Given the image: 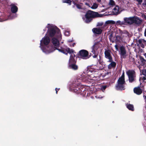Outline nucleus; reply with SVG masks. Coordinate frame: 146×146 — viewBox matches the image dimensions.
Wrapping results in <instances>:
<instances>
[{
	"label": "nucleus",
	"mask_w": 146,
	"mask_h": 146,
	"mask_svg": "<svg viewBox=\"0 0 146 146\" xmlns=\"http://www.w3.org/2000/svg\"><path fill=\"white\" fill-rule=\"evenodd\" d=\"M88 72L87 74H83L81 78H78V79L80 80L85 81L89 80H96L98 78V70L96 69H94L92 66L89 67L88 70Z\"/></svg>",
	"instance_id": "obj_1"
},
{
	"label": "nucleus",
	"mask_w": 146,
	"mask_h": 146,
	"mask_svg": "<svg viewBox=\"0 0 146 146\" xmlns=\"http://www.w3.org/2000/svg\"><path fill=\"white\" fill-rule=\"evenodd\" d=\"M46 35L40 41V46L42 51L46 54L53 52L54 49L51 46H49L50 42L49 38Z\"/></svg>",
	"instance_id": "obj_2"
},
{
	"label": "nucleus",
	"mask_w": 146,
	"mask_h": 146,
	"mask_svg": "<svg viewBox=\"0 0 146 146\" xmlns=\"http://www.w3.org/2000/svg\"><path fill=\"white\" fill-rule=\"evenodd\" d=\"M48 28L46 35L51 37H58L59 40H61V35L60 30L56 26L52 24H48Z\"/></svg>",
	"instance_id": "obj_3"
},
{
	"label": "nucleus",
	"mask_w": 146,
	"mask_h": 146,
	"mask_svg": "<svg viewBox=\"0 0 146 146\" xmlns=\"http://www.w3.org/2000/svg\"><path fill=\"white\" fill-rule=\"evenodd\" d=\"M57 49L59 52L65 54L67 55L68 53L70 54L68 64L76 63V57L75 56L72 49H70L67 47H65V48H61L60 49Z\"/></svg>",
	"instance_id": "obj_4"
},
{
	"label": "nucleus",
	"mask_w": 146,
	"mask_h": 146,
	"mask_svg": "<svg viewBox=\"0 0 146 146\" xmlns=\"http://www.w3.org/2000/svg\"><path fill=\"white\" fill-rule=\"evenodd\" d=\"M101 17L102 15L97 12L89 11L86 13L84 17H83L82 19L85 22L88 23L91 21L92 18Z\"/></svg>",
	"instance_id": "obj_5"
},
{
	"label": "nucleus",
	"mask_w": 146,
	"mask_h": 146,
	"mask_svg": "<svg viewBox=\"0 0 146 146\" xmlns=\"http://www.w3.org/2000/svg\"><path fill=\"white\" fill-rule=\"evenodd\" d=\"M80 83L78 82L77 80L74 82L70 86V90L77 94L81 93L82 90L80 89Z\"/></svg>",
	"instance_id": "obj_6"
},
{
	"label": "nucleus",
	"mask_w": 146,
	"mask_h": 146,
	"mask_svg": "<svg viewBox=\"0 0 146 146\" xmlns=\"http://www.w3.org/2000/svg\"><path fill=\"white\" fill-rule=\"evenodd\" d=\"M117 85L116 86V89L117 90H124V84L125 83L124 79V73L121 77L119 78L117 81Z\"/></svg>",
	"instance_id": "obj_7"
},
{
	"label": "nucleus",
	"mask_w": 146,
	"mask_h": 146,
	"mask_svg": "<svg viewBox=\"0 0 146 146\" xmlns=\"http://www.w3.org/2000/svg\"><path fill=\"white\" fill-rule=\"evenodd\" d=\"M102 46L100 41L95 42L91 48V52L93 53L98 54V51Z\"/></svg>",
	"instance_id": "obj_8"
},
{
	"label": "nucleus",
	"mask_w": 146,
	"mask_h": 146,
	"mask_svg": "<svg viewBox=\"0 0 146 146\" xmlns=\"http://www.w3.org/2000/svg\"><path fill=\"white\" fill-rule=\"evenodd\" d=\"M79 56L84 59H87L90 57L88 51L84 50H82L79 51Z\"/></svg>",
	"instance_id": "obj_9"
},
{
	"label": "nucleus",
	"mask_w": 146,
	"mask_h": 146,
	"mask_svg": "<svg viewBox=\"0 0 146 146\" xmlns=\"http://www.w3.org/2000/svg\"><path fill=\"white\" fill-rule=\"evenodd\" d=\"M126 73L128 76L130 82H132L135 81V74L134 71L129 70Z\"/></svg>",
	"instance_id": "obj_10"
},
{
	"label": "nucleus",
	"mask_w": 146,
	"mask_h": 146,
	"mask_svg": "<svg viewBox=\"0 0 146 146\" xmlns=\"http://www.w3.org/2000/svg\"><path fill=\"white\" fill-rule=\"evenodd\" d=\"M61 40H59L58 37H53L52 39V42L54 46L55 47H52L54 49V50H58L57 48L60 49L62 47L59 48V41ZM65 47L64 48H65Z\"/></svg>",
	"instance_id": "obj_11"
},
{
	"label": "nucleus",
	"mask_w": 146,
	"mask_h": 146,
	"mask_svg": "<svg viewBox=\"0 0 146 146\" xmlns=\"http://www.w3.org/2000/svg\"><path fill=\"white\" fill-rule=\"evenodd\" d=\"M105 57L108 60V62H111L112 60V53L109 49H105L104 52Z\"/></svg>",
	"instance_id": "obj_12"
},
{
	"label": "nucleus",
	"mask_w": 146,
	"mask_h": 146,
	"mask_svg": "<svg viewBox=\"0 0 146 146\" xmlns=\"http://www.w3.org/2000/svg\"><path fill=\"white\" fill-rule=\"evenodd\" d=\"M119 54L123 58L126 56V51L125 47L123 46H121L119 48Z\"/></svg>",
	"instance_id": "obj_13"
},
{
	"label": "nucleus",
	"mask_w": 146,
	"mask_h": 146,
	"mask_svg": "<svg viewBox=\"0 0 146 146\" xmlns=\"http://www.w3.org/2000/svg\"><path fill=\"white\" fill-rule=\"evenodd\" d=\"M123 20L125 23V25L127 24L131 25L133 24V17H124Z\"/></svg>",
	"instance_id": "obj_14"
},
{
	"label": "nucleus",
	"mask_w": 146,
	"mask_h": 146,
	"mask_svg": "<svg viewBox=\"0 0 146 146\" xmlns=\"http://www.w3.org/2000/svg\"><path fill=\"white\" fill-rule=\"evenodd\" d=\"M106 29V28L103 27V28H102V27L101 28H93L92 29V31L94 33L97 34H100L101 33L103 29L105 30Z\"/></svg>",
	"instance_id": "obj_15"
},
{
	"label": "nucleus",
	"mask_w": 146,
	"mask_h": 146,
	"mask_svg": "<svg viewBox=\"0 0 146 146\" xmlns=\"http://www.w3.org/2000/svg\"><path fill=\"white\" fill-rule=\"evenodd\" d=\"M132 22L133 24L135 23L136 24H139L141 23L142 21L137 17H133Z\"/></svg>",
	"instance_id": "obj_16"
},
{
	"label": "nucleus",
	"mask_w": 146,
	"mask_h": 146,
	"mask_svg": "<svg viewBox=\"0 0 146 146\" xmlns=\"http://www.w3.org/2000/svg\"><path fill=\"white\" fill-rule=\"evenodd\" d=\"M17 17V15L16 14H11L10 16L7 17V19H2L0 18V22L9 19H13L16 18Z\"/></svg>",
	"instance_id": "obj_17"
},
{
	"label": "nucleus",
	"mask_w": 146,
	"mask_h": 146,
	"mask_svg": "<svg viewBox=\"0 0 146 146\" xmlns=\"http://www.w3.org/2000/svg\"><path fill=\"white\" fill-rule=\"evenodd\" d=\"M110 63L108 66V68L109 69H111L112 68H115L116 65V63L113 61V59L111 62H108Z\"/></svg>",
	"instance_id": "obj_18"
},
{
	"label": "nucleus",
	"mask_w": 146,
	"mask_h": 146,
	"mask_svg": "<svg viewBox=\"0 0 146 146\" xmlns=\"http://www.w3.org/2000/svg\"><path fill=\"white\" fill-rule=\"evenodd\" d=\"M134 92L137 95H140L142 93V91L139 87L135 88L134 89Z\"/></svg>",
	"instance_id": "obj_19"
},
{
	"label": "nucleus",
	"mask_w": 146,
	"mask_h": 146,
	"mask_svg": "<svg viewBox=\"0 0 146 146\" xmlns=\"http://www.w3.org/2000/svg\"><path fill=\"white\" fill-rule=\"evenodd\" d=\"M119 8L118 6H116L113 10V13L114 15H117L119 13Z\"/></svg>",
	"instance_id": "obj_20"
},
{
	"label": "nucleus",
	"mask_w": 146,
	"mask_h": 146,
	"mask_svg": "<svg viewBox=\"0 0 146 146\" xmlns=\"http://www.w3.org/2000/svg\"><path fill=\"white\" fill-rule=\"evenodd\" d=\"M11 12L13 13H16L18 11V8L17 7L14 5H11Z\"/></svg>",
	"instance_id": "obj_21"
},
{
	"label": "nucleus",
	"mask_w": 146,
	"mask_h": 146,
	"mask_svg": "<svg viewBox=\"0 0 146 146\" xmlns=\"http://www.w3.org/2000/svg\"><path fill=\"white\" fill-rule=\"evenodd\" d=\"M115 26H121L123 25H125V23H124V21H121L120 20H118L116 22H115Z\"/></svg>",
	"instance_id": "obj_22"
},
{
	"label": "nucleus",
	"mask_w": 146,
	"mask_h": 146,
	"mask_svg": "<svg viewBox=\"0 0 146 146\" xmlns=\"http://www.w3.org/2000/svg\"><path fill=\"white\" fill-rule=\"evenodd\" d=\"M115 23V21H113V20H108L106 21L103 26L102 27V28H103V27H105V28H106V27L107 25H108L109 24H114Z\"/></svg>",
	"instance_id": "obj_23"
},
{
	"label": "nucleus",
	"mask_w": 146,
	"mask_h": 146,
	"mask_svg": "<svg viewBox=\"0 0 146 146\" xmlns=\"http://www.w3.org/2000/svg\"><path fill=\"white\" fill-rule=\"evenodd\" d=\"M75 64L76 63H74L70 64H68L69 68L74 70H77L78 69V66L76 64Z\"/></svg>",
	"instance_id": "obj_24"
},
{
	"label": "nucleus",
	"mask_w": 146,
	"mask_h": 146,
	"mask_svg": "<svg viewBox=\"0 0 146 146\" xmlns=\"http://www.w3.org/2000/svg\"><path fill=\"white\" fill-rule=\"evenodd\" d=\"M142 74L144 76L143 78H141V79L142 80H143V82H145V80H146V70H143L142 71Z\"/></svg>",
	"instance_id": "obj_25"
},
{
	"label": "nucleus",
	"mask_w": 146,
	"mask_h": 146,
	"mask_svg": "<svg viewBox=\"0 0 146 146\" xmlns=\"http://www.w3.org/2000/svg\"><path fill=\"white\" fill-rule=\"evenodd\" d=\"M126 107L127 108L130 110L133 111L134 110L133 106V105L130 104H126Z\"/></svg>",
	"instance_id": "obj_26"
},
{
	"label": "nucleus",
	"mask_w": 146,
	"mask_h": 146,
	"mask_svg": "<svg viewBox=\"0 0 146 146\" xmlns=\"http://www.w3.org/2000/svg\"><path fill=\"white\" fill-rule=\"evenodd\" d=\"M140 62H141L140 65L141 66L143 65L145 62L146 60L144 58L141 56H140Z\"/></svg>",
	"instance_id": "obj_27"
},
{
	"label": "nucleus",
	"mask_w": 146,
	"mask_h": 146,
	"mask_svg": "<svg viewBox=\"0 0 146 146\" xmlns=\"http://www.w3.org/2000/svg\"><path fill=\"white\" fill-rule=\"evenodd\" d=\"M121 35L123 37H127L129 36V33L127 31H124L121 33Z\"/></svg>",
	"instance_id": "obj_28"
},
{
	"label": "nucleus",
	"mask_w": 146,
	"mask_h": 146,
	"mask_svg": "<svg viewBox=\"0 0 146 146\" xmlns=\"http://www.w3.org/2000/svg\"><path fill=\"white\" fill-rule=\"evenodd\" d=\"M146 42V41L143 39H140L138 40L137 41V43L138 44V45H139L140 44Z\"/></svg>",
	"instance_id": "obj_29"
},
{
	"label": "nucleus",
	"mask_w": 146,
	"mask_h": 146,
	"mask_svg": "<svg viewBox=\"0 0 146 146\" xmlns=\"http://www.w3.org/2000/svg\"><path fill=\"white\" fill-rule=\"evenodd\" d=\"M98 5L96 3H94L93 4V5L91 7V8L93 9H96L98 7Z\"/></svg>",
	"instance_id": "obj_30"
},
{
	"label": "nucleus",
	"mask_w": 146,
	"mask_h": 146,
	"mask_svg": "<svg viewBox=\"0 0 146 146\" xmlns=\"http://www.w3.org/2000/svg\"><path fill=\"white\" fill-rule=\"evenodd\" d=\"M62 2L64 3H68L69 5L71 4V1L70 0H62Z\"/></svg>",
	"instance_id": "obj_31"
},
{
	"label": "nucleus",
	"mask_w": 146,
	"mask_h": 146,
	"mask_svg": "<svg viewBox=\"0 0 146 146\" xmlns=\"http://www.w3.org/2000/svg\"><path fill=\"white\" fill-rule=\"evenodd\" d=\"M64 32L65 36H68L70 35L69 31L68 30L64 31Z\"/></svg>",
	"instance_id": "obj_32"
},
{
	"label": "nucleus",
	"mask_w": 146,
	"mask_h": 146,
	"mask_svg": "<svg viewBox=\"0 0 146 146\" xmlns=\"http://www.w3.org/2000/svg\"><path fill=\"white\" fill-rule=\"evenodd\" d=\"M109 4L110 5H113L115 4L114 1L113 0H110Z\"/></svg>",
	"instance_id": "obj_33"
},
{
	"label": "nucleus",
	"mask_w": 146,
	"mask_h": 146,
	"mask_svg": "<svg viewBox=\"0 0 146 146\" xmlns=\"http://www.w3.org/2000/svg\"><path fill=\"white\" fill-rule=\"evenodd\" d=\"M107 87V86H102L101 87V89L102 90L103 92H104V91Z\"/></svg>",
	"instance_id": "obj_34"
},
{
	"label": "nucleus",
	"mask_w": 146,
	"mask_h": 146,
	"mask_svg": "<svg viewBox=\"0 0 146 146\" xmlns=\"http://www.w3.org/2000/svg\"><path fill=\"white\" fill-rule=\"evenodd\" d=\"M104 23L103 22H99L98 23H97V26H103L104 25H103Z\"/></svg>",
	"instance_id": "obj_35"
},
{
	"label": "nucleus",
	"mask_w": 146,
	"mask_h": 146,
	"mask_svg": "<svg viewBox=\"0 0 146 146\" xmlns=\"http://www.w3.org/2000/svg\"><path fill=\"white\" fill-rule=\"evenodd\" d=\"M76 7L78 9H80L82 8V7L80 5L78 4H76Z\"/></svg>",
	"instance_id": "obj_36"
},
{
	"label": "nucleus",
	"mask_w": 146,
	"mask_h": 146,
	"mask_svg": "<svg viewBox=\"0 0 146 146\" xmlns=\"http://www.w3.org/2000/svg\"><path fill=\"white\" fill-rule=\"evenodd\" d=\"M95 97L96 98H99V99H101L102 98H103V97L102 96H95Z\"/></svg>",
	"instance_id": "obj_37"
},
{
	"label": "nucleus",
	"mask_w": 146,
	"mask_h": 146,
	"mask_svg": "<svg viewBox=\"0 0 146 146\" xmlns=\"http://www.w3.org/2000/svg\"><path fill=\"white\" fill-rule=\"evenodd\" d=\"M139 46L142 48H144L145 47V46L143 44V43H142L139 45Z\"/></svg>",
	"instance_id": "obj_38"
},
{
	"label": "nucleus",
	"mask_w": 146,
	"mask_h": 146,
	"mask_svg": "<svg viewBox=\"0 0 146 146\" xmlns=\"http://www.w3.org/2000/svg\"><path fill=\"white\" fill-rule=\"evenodd\" d=\"M115 48L116 50L117 51L118 50V46H117V44H115Z\"/></svg>",
	"instance_id": "obj_39"
},
{
	"label": "nucleus",
	"mask_w": 146,
	"mask_h": 146,
	"mask_svg": "<svg viewBox=\"0 0 146 146\" xmlns=\"http://www.w3.org/2000/svg\"><path fill=\"white\" fill-rule=\"evenodd\" d=\"M94 55L93 56V58H96L97 57L98 54H96L95 53H93Z\"/></svg>",
	"instance_id": "obj_40"
},
{
	"label": "nucleus",
	"mask_w": 146,
	"mask_h": 146,
	"mask_svg": "<svg viewBox=\"0 0 146 146\" xmlns=\"http://www.w3.org/2000/svg\"><path fill=\"white\" fill-rule=\"evenodd\" d=\"M85 5L87 6H88L89 7H91V6L90 5V4L88 3H85Z\"/></svg>",
	"instance_id": "obj_41"
},
{
	"label": "nucleus",
	"mask_w": 146,
	"mask_h": 146,
	"mask_svg": "<svg viewBox=\"0 0 146 146\" xmlns=\"http://www.w3.org/2000/svg\"><path fill=\"white\" fill-rule=\"evenodd\" d=\"M139 3L141 4L143 0H136Z\"/></svg>",
	"instance_id": "obj_42"
},
{
	"label": "nucleus",
	"mask_w": 146,
	"mask_h": 146,
	"mask_svg": "<svg viewBox=\"0 0 146 146\" xmlns=\"http://www.w3.org/2000/svg\"><path fill=\"white\" fill-rule=\"evenodd\" d=\"M79 0H72L73 1V3L74 4H75V2H78V1Z\"/></svg>",
	"instance_id": "obj_43"
},
{
	"label": "nucleus",
	"mask_w": 146,
	"mask_h": 146,
	"mask_svg": "<svg viewBox=\"0 0 146 146\" xmlns=\"http://www.w3.org/2000/svg\"><path fill=\"white\" fill-rule=\"evenodd\" d=\"M60 88H58V89L56 88H55V90H56V94H57V92L59 90Z\"/></svg>",
	"instance_id": "obj_44"
},
{
	"label": "nucleus",
	"mask_w": 146,
	"mask_h": 146,
	"mask_svg": "<svg viewBox=\"0 0 146 146\" xmlns=\"http://www.w3.org/2000/svg\"><path fill=\"white\" fill-rule=\"evenodd\" d=\"M146 20V15H144L142 16Z\"/></svg>",
	"instance_id": "obj_45"
},
{
	"label": "nucleus",
	"mask_w": 146,
	"mask_h": 146,
	"mask_svg": "<svg viewBox=\"0 0 146 146\" xmlns=\"http://www.w3.org/2000/svg\"><path fill=\"white\" fill-rule=\"evenodd\" d=\"M144 35L145 36H146V29H145V32H144Z\"/></svg>",
	"instance_id": "obj_46"
},
{
	"label": "nucleus",
	"mask_w": 146,
	"mask_h": 146,
	"mask_svg": "<svg viewBox=\"0 0 146 146\" xmlns=\"http://www.w3.org/2000/svg\"><path fill=\"white\" fill-rule=\"evenodd\" d=\"M72 40H68V42H72Z\"/></svg>",
	"instance_id": "obj_47"
},
{
	"label": "nucleus",
	"mask_w": 146,
	"mask_h": 146,
	"mask_svg": "<svg viewBox=\"0 0 146 146\" xmlns=\"http://www.w3.org/2000/svg\"><path fill=\"white\" fill-rule=\"evenodd\" d=\"M143 55L144 56H145V57L146 58V53H144V54H143Z\"/></svg>",
	"instance_id": "obj_48"
},
{
	"label": "nucleus",
	"mask_w": 146,
	"mask_h": 146,
	"mask_svg": "<svg viewBox=\"0 0 146 146\" xmlns=\"http://www.w3.org/2000/svg\"><path fill=\"white\" fill-rule=\"evenodd\" d=\"M98 2L100 3L101 2V0H96Z\"/></svg>",
	"instance_id": "obj_49"
},
{
	"label": "nucleus",
	"mask_w": 146,
	"mask_h": 146,
	"mask_svg": "<svg viewBox=\"0 0 146 146\" xmlns=\"http://www.w3.org/2000/svg\"><path fill=\"white\" fill-rule=\"evenodd\" d=\"M75 44V43H73V44H72V46H74V45Z\"/></svg>",
	"instance_id": "obj_50"
},
{
	"label": "nucleus",
	"mask_w": 146,
	"mask_h": 146,
	"mask_svg": "<svg viewBox=\"0 0 146 146\" xmlns=\"http://www.w3.org/2000/svg\"><path fill=\"white\" fill-rule=\"evenodd\" d=\"M110 74V72H108V73H107V74Z\"/></svg>",
	"instance_id": "obj_51"
},
{
	"label": "nucleus",
	"mask_w": 146,
	"mask_h": 146,
	"mask_svg": "<svg viewBox=\"0 0 146 146\" xmlns=\"http://www.w3.org/2000/svg\"><path fill=\"white\" fill-rule=\"evenodd\" d=\"M46 29H44V31H46Z\"/></svg>",
	"instance_id": "obj_52"
},
{
	"label": "nucleus",
	"mask_w": 146,
	"mask_h": 146,
	"mask_svg": "<svg viewBox=\"0 0 146 146\" xmlns=\"http://www.w3.org/2000/svg\"><path fill=\"white\" fill-rule=\"evenodd\" d=\"M145 101H146V96H145Z\"/></svg>",
	"instance_id": "obj_53"
},
{
	"label": "nucleus",
	"mask_w": 146,
	"mask_h": 146,
	"mask_svg": "<svg viewBox=\"0 0 146 146\" xmlns=\"http://www.w3.org/2000/svg\"><path fill=\"white\" fill-rule=\"evenodd\" d=\"M139 68L140 69V70H141L140 67H139Z\"/></svg>",
	"instance_id": "obj_54"
},
{
	"label": "nucleus",
	"mask_w": 146,
	"mask_h": 146,
	"mask_svg": "<svg viewBox=\"0 0 146 146\" xmlns=\"http://www.w3.org/2000/svg\"><path fill=\"white\" fill-rule=\"evenodd\" d=\"M91 98H93V97H92L91 96Z\"/></svg>",
	"instance_id": "obj_55"
}]
</instances>
